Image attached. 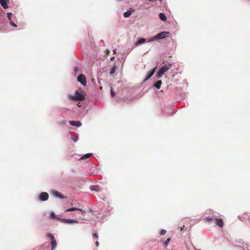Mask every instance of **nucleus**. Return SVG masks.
Returning <instances> with one entry per match:
<instances>
[{
	"label": "nucleus",
	"mask_w": 250,
	"mask_h": 250,
	"mask_svg": "<svg viewBox=\"0 0 250 250\" xmlns=\"http://www.w3.org/2000/svg\"><path fill=\"white\" fill-rule=\"evenodd\" d=\"M172 67L171 63H167L164 65L157 74L158 78H161L162 75Z\"/></svg>",
	"instance_id": "obj_1"
},
{
	"label": "nucleus",
	"mask_w": 250,
	"mask_h": 250,
	"mask_svg": "<svg viewBox=\"0 0 250 250\" xmlns=\"http://www.w3.org/2000/svg\"><path fill=\"white\" fill-rule=\"evenodd\" d=\"M70 99L73 101H83L84 100V92L83 91H81L79 92L78 91L75 92V96H71Z\"/></svg>",
	"instance_id": "obj_2"
},
{
	"label": "nucleus",
	"mask_w": 250,
	"mask_h": 250,
	"mask_svg": "<svg viewBox=\"0 0 250 250\" xmlns=\"http://www.w3.org/2000/svg\"><path fill=\"white\" fill-rule=\"evenodd\" d=\"M169 34V33L168 32H166V31L162 32L158 34L154 37H152V38L150 39L148 42H151V41H153L156 40L163 39L166 38V37L168 36Z\"/></svg>",
	"instance_id": "obj_3"
},
{
	"label": "nucleus",
	"mask_w": 250,
	"mask_h": 250,
	"mask_svg": "<svg viewBox=\"0 0 250 250\" xmlns=\"http://www.w3.org/2000/svg\"><path fill=\"white\" fill-rule=\"evenodd\" d=\"M77 80L84 86L86 85V80L84 75L81 74L78 77Z\"/></svg>",
	"instance_id": "obj_4"
},
{
	"label": "nucleus",
	"mask_w": 250,
	"mask_h": 250,
	"mask_svg": "<svg viewBox=\"0 0 250 250\" xmlns=\"http://www.w3.org/2000/svg\"><path fill=\"white\" fill-rule=\"evenodd\" d=\"M47 235L51 239V247H52L51 249H52V250H53L56 248V247L57 246V242L55 240L54 236L52 234L49 233V234H48Z\"/></svg>",
	"instance_id": "obj_5"
},
{
	"label": "nucleus",
	"mask_w": 250,
	"mask_h": 250,
	"mask_svg": "<svg viewBox=\"0 0 250 250\" xmlns=\"http://www.w3.org/2000/svg\"><path fill=\"white\" fill-rule=\"evenodd\" d=\"M48 199V194L47 192H42L40 195V199L41 201H45Z\"/></svg>",
	"instance_id": "obj_6"
},
{
	"label": "nucleus",
	"mask_w": 250,
	"mask_h": 250,
	"mask_svg": "<svg viewBox=\"0 0 250 250\" xmlns=\"http://www.w3.org/2000/svg\"><path fill=\"white\" fill-rule=\"evenodd\" d=\"M75 210H80L82 212V215L83 216L84 214L85 213V211L83 210L82 208H68L65 210V212L72 211Z\"/></svg>",
	"instance_id": "obj_7"
},
{
	"label": "nucleus",
	"mask_w": 250,
	"mask_h": 250,
	"mask_svg": "<svg viewBox=\"0 0 250 250\" xmlns=\"http://www.w3.org/2000/svg\"><path fill=\"white\" fill-rule=\"evenodd\" d=\"M52 194L53 195H54V196H56L57 197H59V198H60L61 199H64V196L60 192H58V191H57L56 190H53L52 191Z\"/></svg>",
	"instance_id": "obj_8"
},
{
	"label": "nucleus",
	"mask_w": 250,
	"mask_h": 250,
	"mask_svg": "<svg viewBox=\"0 0 250 250\" xmlns=\"http://www.w3.org/2000/svg\"><path fill=\"white\" fill-rule=\"evenodd\" d=\"M70 125L73 126L80 127L82 125V123L80 121H70L69 122Z\"/></svg>",
	"instance_id": "obj_9"
},
{
	"label": "nucleus",
	"mask_w": 250,
	"mask_h": 250,
	"mask_svg": "<svg viewBox=\"0 0 250 250\" xmlns=\"http://www.w3.org/2000/svg\"><path fill=\"white\" fill-rule=\"evenodd\" d=\"M58 220L61 221L62 222L65 223H77V221L73 220V219H62L60 218H58Z\"/></svg>",
	"instance_id": "obj_10"
},
{
	"label": "nucleus",
	"mask_w": 250,
	"mask_h": 250,
	"mask_svg": "<svg viewBox=\"0 0 250 250\" xmlns=\"http://www.w3.org/2000/svg\"><path fill=\"white\" fill-rule=\"evenodd\" d=\"M216 224L219 227L222 228L224 225L223 221L222 219H215Z\"/></svg>",
	"instance_id": "obj_11"
},
{
	"label": "nucleus",
	"mask_w": 250,
	"mask_h": 250,
	"mask_svg": "<svg viewBox=\"0 0 250 250\" xmlns=\"http://www.w3.org/2000/svg\"><path fill=\"white\" fill-rule=\"evenodd\" d=\"M135 11L134 10L130 9L129 11H127V12H125L124 13V16L125 18H128L129 17L131 14Z\"/></svg>",
	"instance_id": "obj_12"
},
{
	"label": "nucleus",
	"mask_w": 250,
	"mask_h": 250,
	"mask_svg": "<svg viewBox=\"0 0 250 250\" xmlns=\"http://www.w3.org/2000/svg\"><path fill=\"white\" fill-rule=\"evenodd\" d=\"M156 67H155V68H154L153 69H152L149 73H148V76L146 77V78L145 80H147L148 79H149L152 76V75L154 74L155 72V70H156Z\"/></svg>",
	"instance_id": "obj_13"
},
{
	"label": "nucleus",
	"mask_w": 250,
	"mask_h": 250,
	"mask_svg": "<svg viewBox=\"0 0 250 250\" xmlns=\"http://www.w3.org/2000/svg\"><path fill=\"white\" fill-rule=\"evenodd\" d=\"M8 0H0V3L2 7L4 9H6L8 8V5L7 4Z\"/></svg>",
	"instance_id": "obj_14"
},
{
	"label": "nucleus",
	"mask_w": 250,
	"mask_h": 250,
	"mask_svg": "<svg viewBox=\"0 0 250 250\" xmlns=\"http://www.w3.org/2000/svg\"><path fill=\"white\" fill-rule=\"evenodd\" d=\"M162 83V81L161 80H159L154 83V86L157 89H159L161 86Z\"/></svg>",
	"instance_id": "obj_15"
},
{
	"label": "nucleus",
	"mask_w": 250,
	"mask_h": 250,
	"mask_svg": "<svg viewBox=\"0 0 250 250\" xmlns=\"http://www.w3.org/2000/svg\"><path fill=\"white\" fill-rule=\"evenodd\" d=\"M159 18L163 21H166L167 20L165 15L162 13L159 14Z\"/></svg>",
	"instance_id": "obj_16"
},
{
	"label": "nucleus",
	"mask_w": 250,
	"mask_h": 250,
	"mask_svg": "<svg viewBox=\"0 0 250 250\" xmlns=\"http://www.w3.org/2000/svg\"><path fill=\"white\" fill-rule=\"evenodd\" d=\"M146 41V39L145 38H140L136 42V44H139L145 42Z\"/></svg>",
	"instance_id": "obj_17"
},
{
	"label": "nucleus",
	"mask_w": 250,
	"mask_h": 250,
	"mask_svg": "<svg viewBox=\"0 0 250 250\" xmlns=\"http://www.w3.org/2000/svg\"><path fill=\"white\" fill-rule=\"evenodd\" d=\"M92 155V154H91V153H87V154L84 155L81 158V159H86V158H88L90 157Z\"/></svg>",
	"instance_id": "obj_18"
},
{
	"label": "nucleus",
	"mask_w": 250,
	"mask_h": 250,
	"mask_svg": "<svg viewBox=\"0 0 250 250\" xmlns=\"http://www.w3.org/2000/svg\"><path fill=\"white\" fill-rule=\"evenodd\" d=\"M170 241V238H167V240L164 242V247L165 248H166L168 246V243Z\"/></svg>",
	"instance_id": "obj_19"
},
{
	"label": "nucleus",
	"mask_w": 250,
	"mask_h": 250,
	"mask_svg": "<svg viewBox=\"0 0 250 250\" xmlns=\"http://www.w3.org/2000/svg\"><path fill=\"white\" fill-rule=\"evenodd\" d=\"M116 69V67L115 66H114L112 67V69H111V71L110 72V74L111 75L115 73Z\"/></svg>",
	"instance_id": "obj_20"
},
{
	"label": "nucleus",
	"mask_w": 250,
	"mask_h": 250,
	"mask_svg": "<svg viewBox=\"0 0 250 250\" xmlns=\"http://www.w3.org/2000/svg\"><path fill=\"white\" fill-rule=\"evenodd\" d=\"M110 92L112 97H114L115 96V93L114 92L112 87H111L110 88Z\"/></svg>",
	"instance_id": "obj_21"
},
{
	"label": "nucleus",
	"mask_w": 250,
	"mask_h": 250,
	"mask_svg": "<svg viewBox=\"0 0 250 250\" xmlns=\"http://www.w3.org/2000/svg\"><path fill=\"white\" fill-rule=\"evenodd\" d=\"M7 15V18H8V20L10 21H11L12 16V14L11 13H8Z\"/></svg>",
	"instance_id": "obj_22"
},
{
	"label": "nucleus",
	"mask_w": 250,
	"mask_h": 250,
	"mask_svg": "<svg viewBox=\"0 0 250 250\" xmlns=\"http://www.w3.org/2000/svg\"><path fill=\"white\" fill-rule=\"evenodd\" d=\"M167 231L165 229H162L161 231V232H160V234L161 235H164L166 234Z\"/></svg>",
	"instance_id": "obj_23"
},
{
	"label": "nucleus",
	"mask_w": 250,
	"mask_h": 250,
	"mask_svg": "<svg viewBox=\"0 0 250 250\" xmlns=\"http://www.w3.org/2000/svg\"><path fill=\"white\" fill-rule=\"evenodd\" d=\"M93 237L96 238H98V234L96 232H95V231L93 232Z\"/></svg>",
	"instance_id": "obj_24"
},
{
	"label": "nucleus",
	"mask_w": 250,
	"mask_h": 250,
	"mask_svg": "<svg viewBox=\"0 0 250 250\" xmlns=\"http://www.w3.org/2000/svg\"><path fill=\"white\" fill-rule=\"evenodd\" d=\"M72 139L73 140L74 142H76L78 140V137H72Z\"/></svg>",
	"instance_id": "obj_25"
},
{
	"label": "nucleus",
	"mask_w": 250,
	"mask_h": 250,
	"mask_svg": "<svg viewBox=\"0 0 250 250\" xmlns=\"http://www.w3.org/2000/svg\"><path fill=\"white\" fill-rule=\"evenodd\" d=\"M50 217L52 218H53V219L55 218L56 217L55 214L54 212H51L50 214Z\"/></svg>",
	"instance_id": "obj_26"
},
{
	"label": "nucleus",
	"mask_w": 250,
	"mask_h": 250,
	"mask_svg": "<svg viewBox=\"0 0 250 250\" xmlns=\"http://www.w3.org/2000/svg\"><path fill=\"white\" fill-rule=\"evenodd\" d=\"M79 70V67L78 66H76L74 68V71L76 73H77Z\"/></svg>",
	"instance_id": "obj_27"
},
{
	"label": "nucleus",
	"mask_w": 250,
	"mask_h": 250,
	"mask_svg": "<svg viewBox=\"0 0 250 250\" xmlns=\"http://www.w3.org/2000/svg\"><path fill=\"white\" fill-rule=\"evenodd\" d=\"M10 24L13 27H17V25L14 22H13L12 21H10Z\"/></svg>",
	"instance_id": "obj_28"
},
{
	"label": "nucleus",
	"mask_w": 250,
	"mask_h": 250,
	"mask_svg": "<svg viewBox=\"0 0 250 250\" xmlns=\"http://www.w3.org/2000/svg\"><path fill=\"white\" fill-rule=\"evenodd\" d=\"M206 220L208 221H211L213 220V219L211 218L208 217V218H207Z\"/></svg>",
	"instance_id": "obj_29"
},
{
	"label": "nucleus",
	"mask_w": 250,
	"mask_h": 250,
	"mask_svg": "<svg viewBox=\"0 0 250 250\" xmlns=\"http://www.w3.org/2000/svg\"><path fill=\"white\" fill-rule=\"evenodd\" d=\"M184 228H185V226H184V225H183L182 227H180V228H179V229L181 230H182Z\"/></svg>",
	"instance_id": "obj_30"
},
{
	"label": "nucleus",
	"mask_w": 250,
	"mask_h": 250,
	"mask_svg": "<svg viewBox=\"0 0 250 250\" xmlns=\"http://www.w3.org/2000/svg\"><path fill=\"white\" fill-rule=\"evenodd\" d=\"M95 244L96 245L97 247H98L99 245V243L98 241H96V243H95Z\"/></svg>",
	"instance_id": "obj_31"
},
{
	"label": "nucleus",
	"mask_w": 250,
	"mask_h": 250,
	"mask_svg": "<svg viewBox=\"0 0 250 250\" xmlns=\"http://www.w3.org/2000/svg\"><path fill=\"white\" fill-rule=\"evenodd\" d=\"M114 58H115V57H111V58H110V60H111V61H113V60L114 59Z\"/></svg>",
	"instance_id": "obj_32"
},
{
	"label": "nucleus",
	"mask_w": 250,
	"mask_h": 250,
	"mask_svg": "<svg viewBox=\"0 0 250 250\" xmlns=\"http://www.w3.org/2000/svg\"><path fill=\"white\" fill-rule=\"evenodd\" d=\"M149 1L153 2V1H155V0H149Z\"/></svg>",
	"instance_id": "obj_33"
},
{
	"label": "nucleus",
	"mask_w": 250,
	"mask_h": 250,
	"mask_svg": "<svg viewBox=\"0 0 250 250\" xmlns=\"http://www.w3.org/2000/svg\"><path fill=\"white\" fill-rule=\"evenodd\" d=\"M109 50H107V53H106L107 54H109Z\"/></svg>",
	"instance_id": "obj_34"
}]
</instances>
